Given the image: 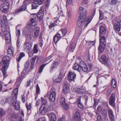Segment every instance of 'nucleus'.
Masks as SVG:
<instances>
[{"label":"nucleus","instance_id":"nucleus-60","mask_svg":"<svg viewBox=\"0 0 121 121\" xmlns=\"http://www.w3.org/2000/svg\"><path fill=\"white\" fill-rule=\"evenodd\" d=\"M51 0H47L45 2V4L46 7H47L49 4Z\"/></svg>","mask_w":121,"mask_h":121},{"label":"nucleus","instance_id":"nucleus-49","mask_svg":"<svg viewBox=\"0 0 121 121\" xmlns=\"http://www.w3.org/2000/svg\"><path fill=\"white\" fill-rule=\"evenodd\" d=\"M61 80V77H59V76L58 78L54 80V82L56 83H60Z\"/></svg>","mask_w":121,"mask_h":121},{"label":"nucleus","instance_id":"nucleus-51","mask_svg":"<svg viewBox=\"0 0 121 121\" xmlns=\"http://www.w3.org/2000/svg\"><path fill=\"white\" fill-rule=\"evenodd\" d=\"M56 25L55 23H50L49 26V28L51 29Z\"/></svg>","mask_w":121,"mask_h":121},{"label":"nucleus","instance_id":"nucleus-61","mask_svg":"<svg viewBox=\"0 0 121 121\" xmlns=\"http://www.w3.org/2000/svg\"><path fill=\"white\" fill-rule=\"evenodd\" d=\"M20 43V39L19 37L17 38V46L18 47H19V44Z\"/></svg>","mask_w":121,"mask_h":121},{"label":"nucleus","instance_id":"nucleus-36","mask_svg":"<svg viewBox=\"0 0 121 121\" xmlns=\"http://www.w3.org/2000/svg\"><path fill=\"white\" fill-rule=\"evenodd\" d=\"M111 86L112 87L114 88L116 87L117 84V81L114 79L113 78L112 79L111 81Z\"/></svg>","mask_w":121,"mask_h":121},{"label":"nucleus","instance_id":"nucleus-12","mask_svg":"<svg viewBox=\"0 0 121 121\" xmlns=\"http://www.w3.org/2000/svg\"><path fill=\"white\" fill-rule=\"evenodd\" d=\"M27 5L24 3L21 7H20L18 9H16L14 11V13L16 14H18L22 11L25 10L26 8Z\"/></svg>","mask_w":121,"mask_h":121},{"label":"nucleus","instance_id":"nucleus-10","mask_svg":"<svg viewBox=\"0 0 121 121\" xmlns=\"http://www.w3.org/2000/svg\"><path fill=\"white\" fill-rule=\"evenodd\" d=\"M121 28V20H117L114 24L113 29L115 31H119Z\"/></svg>","mask_w":121,"mask_h":121},{"label":"nucleus","instance_id":"nucleus-45","mask_svg":"<svg viewBox=\"0 0 121 121\" xmlns=\"http://www.w3.org/2000/svg\"><path fill=\"white\" fill-rule=\"evenodd\" d=\"M60 104L62 106L66 104L65 99L63 97L61 98Z\"/></svg>","mask_w":121,"mask_h":121},{"label":"nucleus","instance_id":"nucleus-9","mask_svg":"<svg viewBox=\"0 0 121 121\" xmlns=\"http://www.w3.org/2000/svg\"><path fill=\"white\" fill-rule=\"evenodd\" d=\"M97 112L101 113L105 120H108L107 109H102L100 106H99L98 108H97Z\"/></svg>","mask_w":121,"mask_h":121},{"label":"nucleus","instance_id":"nucleus-16","mask_svg":"<svg viewBox=\"0 0 121 121\" xmlns=\"http://www.w3.org/2000/svg\"><path fill=\"white\" fill-rule=\"evenodd\" d=\"M76 43L72 41L70 43V45L66 48V50L70 52H73L75 48Z\"/></svg>","mask_w":121,"mask_h":121},{"label":"nucleus","instance_id":"nucleus-34","mask_svg":"<svg viewBox=\"0 0 121 121\" xmlns=\"http://www.w3.org/2000/svg\"><path fill=\"white\" fill-rule=\"evenodd\" d=\"M73 91L79 94H82L84 92L83 89L80 88L74 89L73 90Z\"/></svg>","mask_w":121,"mask_h":121},{"label":"nucleus","instance_id":"nucleus-35","mask_svg":"<svg viewBox=\"0 0 121 121\" xmlns=\"http://www.w3.org/2000/svg\"><path fill=\"white\" fill-rule=\"evenodd\" d=\"M52 60H51L47 64H45L43 65H41L39 67V69L38 71V73H41L42 72L45 66L48 63H49Z\"/></svg>","mask_w":121,"mask_h":121},{"label":"nucleus","instance_id":"nucleus-29","mask_svg":"<svg viewBox=\"0 0 121 121\" xmlns=\"http://www.w3.org/2000/svg\"><path fill=\"white\" fill-rule=\"evenodd\" d=\"M51 121H56V120L55 114L53 112H51L48 114Z\"/></svg>","mask_w":121,"mask_h":121},{"label":"nucleus","instance_id":"nucleus-46","mask_svg":"<svg viewBox=\"0 0 121 121\" xmlns=\"http://www.w3.org/2000/svg\"><path fill=\"white\" fill-rule=\"evenodd\" d=\"M20 83H18V84H17L16 83V86H17V87L14 90V92L15 91H16V92L14 94V95L15 96L18 93V88L20 86Z\"/></svg>","mask_w":121,"mask_h":121},{"label":"nucleus","instance_id":"nucleus-48","mask_svg":"<svg viewBox=\"0 0 121 121\" xmlns=\"http://www.w3.org/2000/svg\"><path fill=\"white\" fill-rule=\"evenodd\" d=\"M16 35L19 38L20 35L21 34L20 30L18 29H17V27L16 28Z\"/></svg>","mask_w":121,"mask_h":121},{"label":"nucleus","instance_id":"nucleus-20","mask_svg":"<svg viewBox=\"0 0 121 121\" xmlns=\"http://www.w3.org/2000/svg\"><path fill=\"white\" fill-rule=\"evenodd\" d=\"M81 61L80 62L79 64L77 63H75L73 65V69L75 70H77L79 72L81 71L80 66Z\"/></svg>","mask_w":121,"mask_h":121},{"label":"nucleus","instance_id":"nucleus-21","mask_svg":"<svg viewBox=\"0 0 121 121\" xmlns=\"http://www.w3.org/2000/svg\"><path fill=\"white\" fill-rule=\"evenodd\" d=\"M14 51V48L12 47H10L9 48L8 50L7 53L9 55L12 57L13 56Z\"/></svg>","mask_w":121,"mask_h":121},{"label":"nucleus","instance_id":"nucleus-53","mask_svg":"<svg viewBox=\"0 0 121 121\" xmlns=\"http://www.w3.org/2000/svg\"><path fill=\"white\" fill-rule=\"evenodd\" d=\"M109 117L110 121H114L115 118L114 115L109 116Z\"/></svg>","mask_w":121,"mask_h":121},{"label":"nucleus","instance_id":"nucleus-56","mask_svg":"<svg viewBox=\"0 0 121 121\" xmlns=\"http://www.w3.org/2000/svg\"><path fill=\"white\" fill-rule=\"evenodd\" d=\"M96 121H103V119L100 115L97 117Z\"/></svg>","mask_w":121,"mask_h":121},{"label":"nucleus","instance_id":"nucleus-7","mask_svg":"<svg viewBox=\"0 0 121 121\" xmlns=\"http://www.w3.org/2000/svg\"><path fill=\"white\" fill-rule=\"evenodd\" d=\"M115 93L114 92H113L111 94L109 100V105L113 108H114L116 106V104L115 102Z\"/></svg>","mask_w":121,"mask_h":121},{"label":"nucleus","instance_id":"nucleus-24","mask_svg":"<svg viewBox=\"0 0 121 121\" xmlns=\"http://www.w3.org/2000/svg\"><path fill=\"white\" fill-rule=\"evenodd\" d=\"M102 104V107L100 105H98L97 108H98V106H100L102 109H106L108 107V102L105 101H102L101 103Z\"/></svg>","mask_w":121,"mask_h":121},{"label":"nucleus","instance_id":"nucleus-13","mask_svg":"<svg viewBox=\"0 0 121 121\" xmlns=\"http://www.w3.org/2000/svg\"><path fill=\"white\" fill-rule=\"evenodd\" d=\"M78 13L80 14V17H86L87 10L85 8L81 7H80Z\"/></svg>","mask_w":121,"mask_h":121},{"label":"nucleus","instance_id":"nucleus-47","mask_svg":"<svg viewBox=\"0 0 121 121\" xmlns=\"http://www.w3.org/2000/svg\"><path fill=\"white\" fill-rule=\"evenodd\" d=\"M15 115H13V114L12 113H9L8 114V118L10 119H11L13 118L15 119L17 118L15 117Z\"/></svg>","mask_w":121,"mask_h":121},{"label":"nucleus","instance_id":"nucleus-54","mask_svg":"<svg viewBox=\"0 0 121 121\" xmlns=\"http://www.w3.org/2000/svg\"><path fill=\"white\" fill-rule=\"evenodd\" d=\"M102 12L99 10V19L100 20H103L104 19V16L102 14Z\"/></svg>","mask_w":121,"mask_h":121},{"label":"nucleus","instance_id":"nucleus-28","mask_svg":"<svg viewBox=\"0 0 121 121\" xmlns=\"http://www.w3.org/2000/svg\"><path fill=\"white\" fill-rule=\"evenodd\" d=\"M2 67V71L4 78H6L7 76V70L9 67H7L6 66H1Z\"/></svg>","mask_w":121,"mask_h":121},{"label":"nucleus","instance_id":"nucleus-41","mask_svg":"<svg viewBox=\"0 0 121 121\" xmlns=\"http://www.w3.org/2000/svg\"><path fill=\"white\" fill-rule=\"evenodd\" d=\"M36 58V56H35L33 57L31 60V69L33 68V67L35 64V62Z\"/></svg>","mask_w":121,"mask_h":121},{"label":"nucleus","instance_id":"nucleus-5","mask_svg":"<svg viewBox=\"0 0 121 121\" xmlns=\"http://www.w3.org/2000/svg\"><path fill=\"white\" fill-rule=\"evenodd\" d=\"M33 1L32 4L31 9H37L38 5H40L43 3L44 0H32Z\"/></svg>","mask_w":121,"mask_h":121},{"label":"nucleus","instance_id":"nucleus-1","mask_svg":"<svg viewBox=\"0 0 121 121\" xmlns=\"http://www.w3.org/2000/svg\"><path fill=\"white\" fill-rule=\"evenodd\" d=\"M92 19H89L86 17H79L78 19L77 24L79 27L78 30L76 31L79 35L81 33L82 31L91 22Z\"/></svg>","mask_w":121,"mask_h":121},{"label":"nucleus","instance_id":"nucleus-59","mask_svg":"<svg viewBox=\"0 0 121 121\" xmlns=\"http://www.w3.org/2000/svg\"><path fill=\"white\" fill-rule=\"evenodd\" d=\"M77 104L78 107L80 109H82L83 108V105L81 103Z\"/></svg>","mask_w":121,"mask_h":121},{"label":"nucleus","instance_id":"nucleus-4","mask_svg":"<svg viewBox=\"0 0 121 121\" xmlns=\"http://www.w3.org/2000/svg\"><path fill=\"white\" fill-rule=\"evenodd\" d=\"M10 4L9 2L4 3L0 6V10L3 13H7Z\"/></svg>","mask_w":121,"mask_h":121},{"label":"nucleus","instance_id":"nucleus-43","mask_svg":"<svg viewBox=\"0 0 121 121\" xmlns=\"http://www.w3.org/2000/svg\"><path fill=\"white\" fill-rule=\"evenodd\" d=\"M5 114V112L2 108H0V116L2 117Z\"/></svg>","mask_w":121,"mask_h":121},{"label":"nucleus","instance_id":"nucleus-27","mask_svg":"<svg viewBox=\"0 0 121 121\" xmlns=\"http://www.w3.org/2000/svg\"><path fill=\"white\" fill-rule=\"evenodd\" d=\"M76 76V74L74 73L70 72H69L68 77L69 79L71 80H72L74 82V78Z\"/></svg>","mask_w":121,"mask_h":121},{"label":"nucleus","instance_id":"nucleus-6","mask_svg":"<svg viewBox=\"0 0 121 121\" xmlns=\"http://www.w3.org/2000/svg\"><path fill=\"white\" fill-rule=\"evenodd\" d=\"M108 59L105 55H102L101 57L100 61L108 69L110 68V65L108 62Z\"/></svg>","mask_w":121,"mask_h":121},{"label":"nucleus","instance_id":"nucleus-33","mask_svg":"<svg viewBox=\"0 0 121 121\" xmlns=\"http://www.w3.org/2000/svg\"><path fill=\"white\" fill-rule=\"evenodd\" d=\"M7 22V19L6 16L4 15L3 16V20H2L0 22V23L1 26H4V24H5Z\"/></svg>","mask_w":121,"mask_h":121},{"label":"nucleus","instance_id":"nucleus-57","mask_svg":"<svg viewBox=\"0 0 121 121\" xmlns=\"http://www.w3.org/2000/svg\"><path fill=\"white\" fill-rule=\"evenodd\" d=\"M40 91V88L38 84H37L36 85V93L38 94L39 93Z\"/></svg>","mask_w":121,"mask_h":121},{"label":"nucleus","instance_id":"nucleus-19","mask_svg":"<svg viewBox=\"0 0 121 121\" xmlns=\"http://www.w3.org/2000/svg\"><path fill=\"white\" fill-rule=\"evenodd\" d=\"M62 37L60 35V33H57L55 35H54L53 38V41L54 42L55 44H56L57 43V42Z\"/></svg>","mask_w":121,"mask_h":121},{"label":"nucleus","instance_id":"nucleus-44","mask_svg":"<svg viewBox=\"0 0 121 121\" xmlns=\"http://www.w3.org/2000/svg\"><path fill=\"white\" fill-rule=\"evenodd\" d=\"M38 50L37 48V45L35 44L34 46L33 49V53H37L38 52Z\"/></svg>","mask_w":121,"mask_h":121},{"label":"nucleus","instance_id":"nucleus-63","mask_svg":"<svg viewBox=\"0 0 121 121\" xmlns=\"http://www.w3.org/2000/svg\"><path fill=\"white\" fill-rule=\"evenodd\" d=\"M64 72V70L63 69H61L60 70L59 72L60 73V74L59 76V77H61V76L63 73Z\"/></svg>","mask_w":121,"mask_h":121},{"label":"nucleus","instance_id":"nucleus-64","mask_svg":"<svg viewBox=\"0 0 121 121\" xmlns=\"http://www.w3.org/2000/svg\"><path fill=\"white\" fill-rule=\"evenodd\" d=\"M22 81V78L20 77L17 80L16 82L17 83H20V84Z\"/></svg>","mask_w":121,"mask_h":121},{"label":"nucleus","instance_id":"nucleus-17","mask_svg":"<svg viewBox=\"0 0 121 121\" xmlns=\"http://www.w3.org/2000/svg\"><path fill=\"white\" fill-rule=\"evenodd\" d=\"M31 47V44L27 41V39H26L23 45L24 49L26 51H29Z\"/></svg>","mask_w":121,"mask_h":121},{"label":"nucleus","instance_id":"nucleus-37","mask_svg":"<svg viewBox=\"0 0 121 121\" xmlns=\"http://www.w3.org/2000/svg\"><path fill=\"white\" fill-rule=\"evenodd\" d=\"M58 65V62L54 61L53 64L52 65V67L50 69V71H52L53 69L56 67Z\"/></svg>","mask_w":121,"mask_h":121},{"label":"nucleus","instance_id":"nucleus-50","mask_svg":"<svg viewBox=\"0 0 121 121\" xmlns=\"http://www.w3.org/2000/svg\"><path fill=\"white\" fill-rule=\"evenodd\" d=\"M108 112L109 116L114 115L112 110L110 108H109L108 110Z\"/></svg>","mask_w":121,"mask_h":121},{"label":"nucleus","instance_id":"nucleus-40","mask_svg":"<svg viewBox=\"0 0 121 121\" xmlns=\"http://www.w3.org/2000/svg\"><path fill=\"white\" fill-rule=\"evenodd\" d=\"M60 31L62 33V36H61L62 37L64 36L67 33V31L66 29H61L60 30Z\"/></svg>","mask_w":121,"mask_h":121},{"label":"nucleus","instance_id":"nucleus-2","mask_svg":"<svg viewBox=\"0 0 121 121\" xmlns=\"http://www.w3.org/2000/svg\"><path fill=\"white\" fill-rule=\"evenodd\" d=\"M11 59V57L8 56H4L2 58V60L0 63V65L6 66L7 67H9V61Z\"/></svg>","mask_w":121,"mask_h":121},{"label":"nucleus","instance_id":"nucleus-15","mask_svg":"<svg viewBox=\"0 0 121 121\" xmlns=\"http://www.w3.org/2000/svg\"><path fill=\"white\" fill-rule=\"evenodd\" d=\"M44 9L41 7L37 13V18L39 22H41L42 20L44 15Z\"/></svg>","mask_w":121,"mask_h":121},{"label":"nucleus","instance_id":"nucleus-39","mask_svg":"<svg viewBox=\"0 0 121 121\" xmlns=\"http://www.w3.org/2000/svg\"><path fill=\"white\" fill-rule=\"evenodd\" d=\"M39 28H36L35 31L34 33V38H36L39 36Z\"/></svg>","mask_w":121,"mask_h":121},{"label":"nucleus","instance_id":"nucleus-31","mask_svg":"<svg viewBox=\"0 0 121 121\" xmlns=\"http://www.w3.org/2000/svg\"><path fill=\"white\" fill-rule=\"evenodd\" d=\"M106 49L108 53L111 54L112 52V47L110 44H108L106 47Z\"/></svg>","mask_w":121,"mask_h":121},{"label":"nucleus","instance_id":"nucleus-8","mask_svg":"<svg viewBox=\"0 0 121 121\" xmlns=\"http://www.w3.org/2000/svg\"><path fill=\"white\" fill-rule=\"evenodd\" d=\"M31 17L30 20L29 24L30 26H35L37 24V22L35 20L37 17V15L36 14H33L31 15Z\"/></svg>","mask_w":121,"mask_h":121},{"label":"nucleus","instance_id":"nucleus-55","mask_svg":"<svg viewBox=\"0 0 121 121\" xmlns=\"http://www.w3.org/2000/svg\"><path fill=\"white\" fill-rule=\"evenodd\" d=\"M117 0H112L110 4L111 5H114L116 4L118 2Z\"/></svg>","mask_w":121,"mask_h":121},{"label":"nucleus","instance_id":"nucleus-32","mask_svg":"<svg viewBox=\"0 0 121 121\" xmlns=\"http://www.w3.org/2000/svg\"><path fill=\"white\" fill-rule=\"evenodd\" d=\"M106 45L99 44L98 47V50L100 53H102L104 51Z\"/></svg>","mask_w":121,"mask_h":121},{"label":"nucleus","instance_id":"nucleus-25","mask_svg":"<svg viewBox=\"0 0 121 121\" xmlns=\"http://www.w3.org/2000/svg\"><path fill=\"white\" fill-rule=\"evenodd\" d=\"M73 118L75 120L80 121V114L78 111H76L74 113L73 116Z\"/></svg>","mask_w":121,"mask_h":121},{"label":"nucleus","instance_id":"nucleus-30","mask_svg":"<svg viewBox=\"0 0 121 121\" xmlns=\"http://www.w3.org/2000/svg\"><path fill=\"white\" fill-rule=\"evenodd\" d=\"M67 83H64L63 86V91L65 94H66L69 90Z\"/></svg>","mask_w":121,"mask_h":121},{"label":"nucleus","instance_id":"nucleus-52","mask_svg":"<svg viewBox=\"0 0 121 121\" xmlns=\"http://www.w3.org/2000/svg\"><path fill=\"white\" fill-rule=\"evenodd\" d=\"M26 106L27 108V111H28L30 110L31 108V105L30 104L29 105L26 104Z\"/></svg>","mask_w":121,"mask_h":121},{"label":"nucleus","instance_id":"nucleus-22","mask_svg":"<svg viewBox=\"0 0 121 121\" xmlns=\"http://www.w3.org/2000/svg\"><path fill=\"white\" fill-rule=\"evenodd\" d=\"M106 31V28L103 26H100L99 29V35H104Z\"/></svg>","mask_w":121,"mask_h":121},{"label":"nucleus","instance_id":"nucleus-42","mask_svg":"<svg viewBox=\"0 0 121 121\" xmlns=\"http://www.w3.org/2000/svg\"><path fill=\"white\" fill-rule=\"evenodd\" d=\"M25 56V54L23 52L21 53L19 55V56H18L17 59V61L19 62L20 60L24 56Z\"/></svg>","mask_w":121,"mask_h":121},{"label":"nucleus","instance_id":"nucleus-23","mask_svg":"<svg viewBox=\"0 0 121 121\" xmlns=\"http://www.w3.org/2000/svg\"><path fill=\"white\" fill-rule=\"evenodd\" d=\"M56 93L54 92H51L49 94V98L50 100L51 101H54L56 99Z\"/></svg>","mask_w":121,"mask_h":121},{"label":"nucleus","instance_id":"nucleus-58","mask_svg":"<svg viewBox=\"0 0 121 121\" xmlns=\"http://www.w3.org/2000/svg\"><path fill=\"white\" fill-rule=\"evenodd\" d=\"M81 96H79L76 102L77 104L81 103Z\"/></svg>","mask_w":121,"mask_h":121},{"label":"nucleus","instance_id":"nucleus-18","mask_svg":"<svg viewBox=\"0 0 121 121\" xmlns=\"http://www.w3.org/2000/svg\"><path fill=\"white\" fill-rule=\"evenodd\" d=\"M99 44L106 45V39L104 36L99 35Z\"/></svg>","mask_w":121,"mask_h":121},{"label":"nucleus","instance_id":"nucleus-26","mask_svg":"<svg viewBox=\"0 0 121 121\" xmlns=\"http://www.w3.org/2000/svg\"><path fill=\"white\" fill-rule=\"evenodd\" d=\"M7 29L6 30H4V35L5 36V39L6 40H7L10 38V33L9 31L7 32Z\"/></svg>","mask_w":121,"mask_h":121},{"label":"nucleus","instance_id":"nucleus-14","mask_svg":"<svg viewBox=\"0 0 121 121\" xmlns=\"http://www.w3.org/2000/svg\"><path fill=\"white\" fill-rule=\"evenodd\" d=\"M80 66L81 68V70H82L83 72L87 73L88 71L89 68L87 67L86 64L83 61H81Z\"/></svg>","mask_w":121,"mask_h":121},{"label":"nucleus","instance_id":"nucleus-3","mask_svg":"<svg viewBox=\"0 0 121 121\" xmlns=\"http://www.w3.org/2000/svg\"><path fill=\"white\" fill-rule=\"evenodd\" d=\"M16 99V96H12V98L11 99L12 105L14 107V108L16 110H18L19 109L20 105L19 103L17 102Z\"/></svg>","mask_w":121,"mask_h":121},{"label":"nucleus","instance_id":"nucleus-38","mask_svg":"<svg viewBox=\"0 0 121 121\" xmlns=\"http://www.w3.org/2000/svg\"><path fill=\"white\" fill-rule=\"evenodd\" d=\"M41 99L42 104V105H43L44 106L46 105L48 106L47 104V101L46 99H44L42 97H41Z\"/></svg>","mask_w":121,"mask_h":121},{"label":"nucleus","instance_id":"nucleus-11","mask_svg":"<svg viewBox=\"0 0 121 121\" xmlns=\"http://www.w3.org/2000/svg\"><path fill=\"white\" fill-rule=\"evenodd\" d=\"M48 106L47 105L44 106L41 105L39 109V114L41 115H45L48 111Z\"/></svg>","mask_w":121,"mask_h":121},{"label":"nucleus","instance_id":"nucleus-62","mask_svg":"<svg viewBox=\"0 0 121 121\" xmlns=\"http://www.w3.org/2000/svg\"><path fill=\"white\" fill-rule=\"evenodd\" d=\"M63 106L64 109L65 110H67L69 108V105L68 104H65L63 105Z\"/></svg>","mask_w":121,"mask_h":121}]
</instances>
